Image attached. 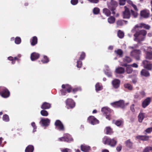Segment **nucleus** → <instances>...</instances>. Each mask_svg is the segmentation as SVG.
I'll use <instances>...</instances> for the list:
<instances>
[{
    "label": "nucleus",
    "mask_w": 152,
    "mask_h": 152,
    "mask_svg": "<svg viewBox=\"0 0 152 152\" xmlns=\"http://www.w3.org/2000/svg\"><path fill=\"white\" fill-rule=\"evenodd\" d=\"M127 2L129 4L131 5L132 6V4H133L132 2L130 0H128Z\"/></svg>",
    "instance_id": "69168bd1"
},
{
    "label": "nucleus",
    "mask_w": 152,
    "mask_h": 152,
    "mask_svg": "<svg viewBox=\"0 0 152 152\" xmlns=\"http://www.w3.org/2000/svg\"><path fill=\"white\" fill-rule=\"evenodd\" d=\"M54 125L59 130H64V125L60 120H56L55 123Z\"/></svg>",
    "instance_id": "ddd939ff"
},
{
    "label": "nucleus",
    "mask_w": 152,
    "mask_h": 152,
    "mask_svg": "<svg viewBox=\"0 0 152 152\" xmlns=\"http://www.w3.org/2000/svg\"><path fill=\"white\" fill-rule=\"evenodd\" d=\"M133 71V69L132 67L129 65V66L126 68V72L128 74H130L132 73Z\"/></svg>",
    "instance_id": "58836bf2"
},
{
    "label": "nucleus",
    "mask_w": 152,
    "mask_h": 152,
    "mask_svg": "<svg viewBox=\"0 0 152 152\" xmlns=\"http://www.w3.org/2000/svg\"><path fill=\"white\" fill-rule=\"evenodd\" d=\"M141 75L145 77H148L150 76V74L149 72L145 69H143L140 72Z\"/></svg>",
    "instance_id": "5701e85b"
},
{
    "label": "nucleus",
    "mask_w": 152,
    "mask_h": 152,
    "mask_svg": "<svg viewBox=\"0 0 152 152\" xmlns=\"http://www.w3.org/2000/svg\"><path fill=\"white\" fill-rule=\"evenodd\" d=\"M152 150V148L151 147H146L143 150L142 152H149Z\"/></svg>",
    "instance_id": "3c124183"
},
{
    "label": "nucleus",
    "mask_w": 152,
    "mask_h": 152,
    "mask_svg": "<svg viewBox=\"0 0 152 152\" xmlns=\"http://www.w3.org/2000/svg\"><path fill=\"white\" fill-rule=\"evenodd\" d=\"M69 150V149H68V148H65L64 149H63L62 151V152H68V150Z\"/></svg>",
    "instance_id": "338daca9"
},
{
    "label": "nucleus",
    "mask_w": 152,
    "mask_h": 152,
    "mask_svg": "<svg viewBox=\"0 0 152 152\" xmlns=\"http://www.w3.org/2000/svg\"><path fill=\"white\" fill-rule=\"evenodd\" d=\"M110 104L114 107H121L123 109L124 108L125 106L124 101L123 100L111 103Z\"/></svg>",
    "instance_id": "423d86ee"
},
{
    "label": "nucleus",
    "mask_w": 152,
    "mask_h": 152,
    "mask_svg": "<svg viewBox=\"0 0 152 152\" xmlns=\"http://www.w3.org/2000/svg\"><path fill=\"white\" fill-rule=\"evenodd\" d=\"M125 72V69L122 67H119L116 68L115 72L116 73L118 74H122L124 73Z\"/></svg>",
    "instance_id": "a878e982"
},
{
    "label": "nucleus",
    "mask_w": 152,
    "mask_h": 152,
    "mask_svg": "<svg viewBox=\"0 0 152 152\" xmlns=\"http://www.w3.org/2000/svg\"><path fill=\"white\" fill-rule=\"evenodd\" d=\"M41 121L43 126H47L49 125V124L50 123V121L48 118L45 119H41Z\"/></svg>",
    "instance_id": "cd10ccee"
},
{
    "label": "nucleus",
    "mask_w": 152,
    "mask_h": 152,
    "mask_svg": "<svg viewBox=\"0 0 152 152\" xmlns=\"http://www.w3.org/2000/svg\"><path fill=\"white\" fill-rule=\"evenodd\" d=\"M113 123L115 124L117 126H119L121 125L123 123V121L121 120H118L117 121L113 120Z\"/></svg>",
    "instance_id": "473e14b6"
},
{
    "label": "nucleus",
    "mask_w": 152,
    "mask_h": 152,
    "mask_svg": "<svg viewBox=\"0 0 152 152\" xmlns=\"http://www.w3.org/2000/svg\"><path fill=\"white\" fill-rule=\"evenodd\" d=\"M123 61L124 62L129 63L132 61V59L129 57L126 56L124 58Z\"/></svg>",
    "instance_id": "ea45409f"
},
{
    "label": "nucleus",
    "mask_w": 152,
    "mask_h": 152,
    "mask_svg": "<svg viewBox=\"0 0 152 152\" xmlns=\"http://www.w3.org/2000/svg\"><path fill=\"white\" fill-rule=\"evenodd\" d=\"M2 119L3 121L5 122H8L10 120L9 116L7 114H5L3 115Z\"/></svg>",
    "instance_id": "c03bdc74"
},
{
    "label": "nucleus",
    "mask_w": 152,
    "mask_h": 152,
    "mask_svg": "<svg viewBox=\"0 0 152 152\" xmlns=\"http://www.w3.org/2000/svg\"><path fill=\"white\" fill-rule=\"evenodd\" d=\"M101 111L104 114H105L106 118L110 120L111 119V114L114 113L113 111L107 107H102Z\"/></svg>",
    "instance_id": "20e7f679"
},
{
    "label": "nucleus",
    "mask_w": 152,
    "mask_h": 152,
    "mask_svg": "<svg viewBox=\"0 0 152 152\" xmlns=\"http://www.w3.org/2000/svg\"><path fill=\"white\" fill-rule=\"evenodd\" d=\"M125 144L126 147L129 148H132L133 146V142H132L130 139L125 142Z\"/></svg>",
    "instance_id": "412c9836"
},
{
    "label": "nucleus",
    "mask_w": 152,
    "mask_h": 152,
    "mask_svg": "<svg viewBox=\"0 0 152 152\" xmlns=\"http://www.w3.org/2000/svg\"><path fill=\"white\" fill-rule=\"evenodd\" d=\"M140 15L141 17L145 18L149 17L150 15V11L146 9L144 10L141 11Z\"/></svg>",
    "instance_id": "dca6fc26"
},
{
    "label": "nucleus",
    "mask_w": 152,
    "mask_h": 152,
    "mask_svg": "<svg viewBox=\"0 0 152 152\" xmlns=\"http://www.w3.org/2000/svg\"><path fill=\"white\" fill-rule=\"evenodd\" d=\"M58 140L60 141H64L70 142L73 141V139L69 134H67L63 137L59 138Z\"/></svg>",
    "instance_id": "9b49d317"
},
{
    "label": "nucleus",
    "mask_w": 152,
    "mask_h": 152,
    "mask_svg": "<svg viewBox=\"0 0 152 152\" xmlns=\"http://www.w3.org/2000/svg\"><path fill=\"white\" fill-rule=\"evenodd\" d=\"M146 54L145 58L146 59L149 60H152V48L151 47H148L146 50H145Z\"/></svg>",
    "instance_id": "9d476101"
},
{
    "label": "nucleus",
    "mask_w": 152,
    "mask_h": 152,
    "mask_svg": "<svg viewBox=\"0 0 152 152\" xmlns=\"http://www.w3.org/2000/svg\"><path fill=\"white\" fill-rule=\"evenodd\" d=\"M40 113L41 115L43 116H47L48 115V112L45 110H42L41 111Z\"/></svg>",
    "instance_id": "de8ad7c7"
},
{
    "label": "nucleus",
    "mask_w": 152,
    "mask_h": 152,
    "mask_svg": "<svg viewBox=\"0 0 152 152\" xmlns=\"http://www.w3.org/2000/svg\"><path fill=\"white\" fill-rule=\"evenodd\" d=\"M86 56L85 53L84 52H82L81 53L79 60L81 61L85 59Z\"/></svg>",
    "instance_id": "09e8293b"
},
{
    "label": "nucleus",
    "mask_w": 152,
    "mask_h": 152,
    "mask_svg": "<svg viewBox=\"0 0 152 152\" xmlns=\"http://www.w3.org/2000/svg\"><path fill=\"white\" fill-rule=\"evenodd\" d=\"M138 121L140 122H142L144 118V115L143 113H140L138 116Z\"/></svg>",
    "instance_id": "a19ab883"
},
{
    "label": "nucleus",
    "mask_w": 152,
    "mask_h": 152,
    "mask_svg": "<svg viewBox=\"0 0 152 152\" xmlns=\"http://www.w3.org/2000/svg\"><path fill=\"white\" fill-rule=\"evenodd\" d=\"M100 12V9L98 7H95L93 10V12L94 14L97 15Z\"/></svg>",
    "instance_id": "a18cd8bd"
},
{
    "label": "nucleus",
    "mask_w": 152,
    "mask_h": 152,
    "mask_svg": "<svg viewBox=\"0 0 152 152\" xmlns=\"http://www.w3.org/2000/svg\"><path fill=\"white\" fill-rule=\"evenodd\" d=\"M82 65V63L81 60H78L77 61V66L78 68L81 67Z\"/></svg>",
    "instance_id": "603ef678"
},
{
    "label": "nucleus",
    "mask_w": 152,
    "mask_h": 152,
    "mask_svg": "<svg viewBox=\"0 0 152 152\" xmlns=\"http://www.w3.org/2000/svg\"><path fill=\"white\" fill-rule=\"evenodd\" d=\"M131 67L135 68H137L138 67V65L136 63H134L132 64H129Z\"/></svg>",
    "instance_id": "680f3d73"
},
{
    "label": "nucleus",
    "mask_w": 152,
    "mask_h": 152,
    "mask_svg": "<svg viewBox=\"0 0 152 152\" xmlns=\"http://www.w3.org/2000/svg\"><path fill=\"white\" fill-rule=\"evenodd\" d=\"M67 109H72L75 105V103L72 99L68 98L65 101Z\"/></svg>",
    "instance_id": "0eeeda50"
},
{
    "label": "nucleus",
    "mask_w": 152,
    "mask_h": 152,
    "mask_svg": "<svg viewBox=\"0 0 152 152\" xmlns=\"http://www.w3.org/2000/svg\"><path fill=\"white\" fill-rule=\"evenodd\" d=\"M118 36L120 38H122L124 36V34L123 32L119 30L118 32Z\"/></svg>",
    "instance_id": "37998d69"
},
{
    "label": "nucleus",
    "mask_w": 152,
    "mask_h": 152,
    "mask_svg": "<svg viewBox=\"0 0 152 152\" xmlns=\"http://www.w3.org/2000/svg\"><path fill=\"white\" fill-rule=\"evenodd\" d=\"M89 2L93 3H97L99 1V0H88Z\"/></svg>",
    "instance_id": "13d9d810"
},
{
    "label": "nucleus",
    "mask_w": 152,
    "mask_h": 152,
    "mask_svg": "<svg viewBox=\"0 0 152 152\" xmlns=\"http://www.w3.org/2000/svg\"><path fill=\"white\" fill-rule=\"evenodd\" d=\"M88 121L92 125H95L99 123V121L94 116H90L87 119Z\"/></svg>",
    "instance_id": "2eb2a0df"
},
{
    "label": "nucleus",
    "mask_w": 152,
    "mask_h": 152,
    "mask_svg": "<svg viewBox=\"0 0 152 152\" xmlns=\"http://www.w3.org/2000/svg\"><path fill=\"white\" fill-rule=\"evenodd\" d=\"M49 61V58L46 56H43V58L41 60V61L43 64L47 63H48Z\"/></svg>",
    "instance_id": "c9c22d12"
},
{
    "label": "nucleus",
    "mask_w": 152,
    "mask_h": 152,
    "mask_svg": "<svg viewBox=\"0 0 152 152\" xmlns=\"http://www.w3.org/2000/svg\"><path fill=\"white\" fill-rule=\"evenodd\" d=\"M40 55L38 53L33 52L31 55V59L32 61H34L39 58Z\"/></svg>",
    "instance_id": "6ab92c4d"
},
{
    "label": "nucleus",
    "mask_w": 152,
    "mask_h": 152,
    "mask_svg": "<svg viewBox=\"0 0 152 152\" xmlns=\"http://www.w3.org/2000/svg\"><path fill=\"white\" fill-rule=\"evenodd\" d=\"M122 148V145H119L117 147L116 150L118 152H120Z\"/></svg>",
    "instance_id": "5fc2aeb1"
},
{
    "label": "nucleus",
    "mask_w": 152,
    "mask_h": 152,
    "mask_svg": "<svg viewBox=\"0 0 152 152\" xmlns=\"http://www.w3.org/2000/svg\"><path fill=\"white\" fill-rule=\"evenodd\" d=\"M136 138L142 141H148L149 140V137L146 135H138L136 137Z\"/></svg>",
    "instance_id": "393cba45"
},
{
    "label": "nucleus",
    "mask_w": 152,
    "mask_h": 152,
    "mask_svg": "<svg viewBox=\"0 0 152 152\" xmlns=\"http://www.w3.org/2000/svg\"><path fill=\"white\" fill-rule=\"evenodd\" d=\"M147 31L144 30L136 31L135 33L134 34V36L135 37L134 41L137 40V42H140L144 40Z\"/></svg>",
    "instance_id": "f03ea898"
},
{
    "label": "nucleus",
    "mask_w": 152,
    "mask_h": 152,
    "mask_svg": "<svg viewBox=\"0 0 152 152\" xmlns=\"http://www.w3.org/2000/svg\"><path fill=\"white\" fill-rule=\"evenodd\" d=\"M31 45L32 46H34L37 43V38L36 36L33 37L31 40Z\"/></svg>",
    "instance_id": "7c9ffc66"
},
{
    "label": "nucleus",
    "mask_w": 152,
    "mask_h": 152,
    "mask_svg": "<svg viewBox=\"0 0 152 152\" xmlns=\"http://www.w3.org/2000/svg\"><path fill=\"white\" fill-rule=\"evenodd\" d=\"M105 74L108 77H111L112 76V73L110 72H105Z\"/></svg>",
    "instance_id": "052dcab7"
},
{
    "label": "nucleus",
    "mask_w": 152,
    "mask_h": 152,
    "mask_svg": "<svg viewBox=\"0 0 152 152\" xmlns=\"http://www.w3.org/2000/svg\"><path fill=\"white\" fill-rule=\"evenodd\" d=\"M117 6V3L113 0H111L110 2V5L109 7L111 8V10H115L116 7Z\"/></svg>",
    "instance_id": "b1692460"
},
{
    "label": "nucleus",
    "mask_w": 152,
    "mask_h": 152,
    "mask_svg": "<svg viewBox=\"0 0 152 152\" xmlns=\"http://www.w3.org/2000/svg\"><path fill=\"white\" fill-rule=\"evenodd\" d=\"M115 52L117 55L119 56L120 57L122 56L123 52L121 49H118L116 50H115Z\"/></svg>",
    "instance_id": "4c0bfd02"
},
{
    "label": "nucleus",
    "mask_w": 152,
    "mask_h": 152,
    "mask_svg": "<svg viewBox=\"0 0 152 152\" xmlns=\"http://www.w3.org/2000/svg\"><path fill=\"white\" fill-rule=\"evenodd\" d=\"M62 89L60 90V91L62 95H65L67 92L70 93L72 91L73 93H75L78 91L81 90L80 88L77 87L72 88L71 86L68 84H63L61 86Z\"/></svg>",
    "instance_id": "f257e3e1"
},
{
    "label": "nucleus",
    "mask_w": 152,
    "mask_h": 152,
    "mask_svg": "<svg viewBox=\"0 0 152 152\" xmlns=\"http://www.w3.org/2000/svg\"><path fill=\"white\" fill-rule=\"evenodd\" d=\"M151 102V98L148 97L145 99L142 103V106L143 108H145Z\"/></svg>",
    "instance_id": "a211bd4d"
},
{
    "label": "nucleus",
    "mask_w": 152,
    "mask_h": 152,
    "mask_svg": "<svg viewBox=\"0 0 152 152\" xmlns=\"http://www.w3.org/2000/svg\"><path fill=\"white\" fill-rule=\"evenodd\" d=\"M115 18L113 16H110L107 19L108 22L110 24L113 23L115 21Z\"/></svg>",
    "instance_id": "72a5a7b5"
},
{
    "label": "nucleus",
    "mask_w": 152,
    "mask_h": 152,
    "mask_svg": "<svg viewBox=\"0 0 152 152\" xmlns=\"http://www.w3.org/2000/svg\"><path fill=\"white\" fill-rule=\"evenodd\" d=\"M31 125L33 128V132H35L37 129V126L35 124L34 122H32L31 123Z\"/></svg>",
    "instance_id": "864d4df0"
},
{
    "label": "nucleus",
    "mask_w": 152,
    "mask_h": 152,
    "mask_svg": "<svg viewBox=\"0 0 152 152\" xmlns=\"http://www.w3.org/2000/svg\"><path fill=\"white\" fill-rule=\"evenodd\" d=\"M141 52L140 50L135 49L133 50L131 52V55L133 56L137 60L140 59V56Z\"/></svg>",
    "instance_id": "1a4fd4ad"
},
{
    "label": "nucleus",
    "mask_w": 152,
    "mask_h": 152,
    "mask_svg": "<svg viewBox=\"0 0 152 152\" xmlns=\"http://www.w3.org/2000/svg\"><path fill=\"white\" fill-rule=\"evenodd\" d=\"M106 131L105 133L107 134L111 135L113 133V129L109 126L106 127Z\"/></svg>",
    "instance_id": "2f4dec72"
},
{
    "label": "nucleus",
    "mask_w": 152,
    "mask_h": 152,
    "mask_svg": "<svg viewBox=\"0 0 152 152\" xmlns=\"http://www.w3.org/2000/svg\"><path fill=\"white\" fill-rule=\"evenodd\" d=\"M103 12L107 16H109L111 14V12L110 10L107 8H104L103 10Z\"/></svg>",
    "instance_id": "e433bc0d"
},
{
    "label": "nucleus",
    "mask_w": 152,
    "mask_h": 152,
    "mask_svg": "<svg viewBox=\"0 0 152 152\" xmlns=\"http://www.w3.org/2000/svg\"><path fill=\"white\" fill-rule=\"evenodd\" d=\"M124 87L125 88H127L130 90H132L133 88L132 86L129 83L125 84H124Z\"/></svg>",
    "instance_id": "79ce46f5"
},
{
    "label": "nucleus",
    "mask_w": 152,
    "mask_h": 152,
    "mask_svg": "<svg viewBox=\"0 0 152 152\" xmlns=\"http://www.w3.org/2000/svg\"><path fill=\"white\" fill-rule=\"evenodd\" d=\"M78 2V0H71V3L73 5L77 4Z\"/></svg>",
    "instance_id": "6e6d98bb"
},
{
    "label": "nucleus",
    "mask_w": 152,
    "mask_h": 152,
    "mask_svg": "<svg viewBox=\"0 0 152 152\" xmlns=\"http://www.w3.org/2000/svg\"><path fill=\"white\" fill-rule=\"evenodd\" d=\"M112 85L113 87L115 88H118L120 83V81L119 80L117 79H115L112 81Z\"/></svg>",
    "instance_id": "aec40b11"
},
{
    "label": "nucleus",
    "mask_w": 152,
    "mask_h": 152,
    "mask_svg": "<svg viewBox=\"0 0 152 152\" xmlns=\"http://www.w3.org/2000/svg\"><path fill=\"white\" fill-rule=\"evenodd\" d=\"M10 95V91L6 87H0V95L4 98L9 97Z\"/></svg>",
    "instance_id": "39448f33"
},
{
    "label": "nucleus",
    "mask_w": 152,
    "mask_h": 152,
    "mask_svg": "<svg viewBox=\"0 0 152 152\" xmlns=\"http://www.w3.org/2000/svg\"><path fill=\"white\" fill-rule=\"evenodd\" d=\"M102 142L105 145L113 147L117 145V141L116 138L111 139L107 136H105L102 139Z\"/></svg>",
    "instance_id": "7ed1b4c3"
},
{
    "label": "nucleus",
    "mask_w": 152,
    "mask_h": 152,
    "mask_svg": "<svg viewBox=\"0 0 152 152\" xmlns=\"http://www.w3.org/2000/svg\"><path fill=\"white\" fill-rule=\"evenodd\" d=\"M145 96V93L144 91H142L139 92H137L134 95V97L135 99L140 100Z\"/></svg>",
    "instance_id": "f8f14e48"
},
{
    "label": "nucleus",
    "mask_w": 152,
    "mask_h": 152,
    "mask_svg": "<svg viewBox=\"0 0 152 152\" xmlns=\"http://www.w3.org/2000/svg\"><path fill=\"white\" fill-rule=\"evenodd\" d=\"M126 0H120L119 4L121 5H124L125 4Z\"/></svg>",
    "instance_id": "bf43d9fd"
},
{
    "label": "nucleus",
    "mask_w": 152,
    "mask_h": 152,
    "mask_svg": "<svg viewBox=\"0 0 152 152\" xmlns=\"http://www.w3.org/2000/svg\"><path fill=\"white\" fill-rule=\"evenodd\" d=\"M142 65L143 67L148 70L151 71L152 70V64L150 62L144 60L142 61Z\"/></svg>",
    "instance_id": "6e6552de"
},
{
    "label": "nucleus",
    "mask_w": 152,
    "mask_h": 152,
    "mask_svg": "<svg viewBox=\"0 0 152 152\" xmlns=\"http://www.w3.org/2000/svg\"><path fill=\"white\" fill-rule=\"evenodd\" d=\"M51 107V104L47 102H44L41 106V108L43 110L49 109Z\"/></svg>",
    "instance_id": "4be33fe9"
},
{
    "label": "nucleus",
    "mask_w": 152,
    "mask_h": 152,
    "mask_svg": "<svg viewBox=\"0 0 152 152\" xmlns=\"http://www.w3.org/2000/svg\"><path fill=\"white\" fill-rule=\"evenodd\" d=\"M96 90V91L102 90V86L100 85L99 83H97L95 85Z\"/></svg>",
    "instance_id": "f704fd0d"
},
{
    "label": "nucleus",
    "mask_w": 152,
    "mask_h": 152,
    "mask_svg": "<svg viewBox=\"0 0 152 152\" xmlns=\"http://www.w3.org/2000/svg\"><path fill=\"white\" fill-rule=\"evenodd\" d=\"M124 22H125L126 24L127 23V21L123 20H118L116 22V24L117 27L122 26L124 24Z\"/></svg>",
    "instance_id": "c756f323"
},
{
    "label": "nucleus",
    "mask_w": 152,
    "mask_h": 152,
    "mask_svg": "<svg viewBox=\"0 0 152 152\" xmlns=\"http://www.w3.org/2000/svg\"><path fill=\"white\" fill-rule=\"evenodd\" d=\"M8 59L10 61H12L14 59V58L12 56H10L8 58Z\"/></svg>",
    "instance_id": "774afa93"
},
{
    "label": "nucleus",
    "mask_w": 152,
    "mask_h": 152,
    "mask_svg": "<svg viewBox=\"0 0 152 152\" xmlns=\"http://www.w3.org/2000/svg\"><path fill=\"white\" fill-rule=\"evenodd\" d=\"M81 150L84 152H89L91 150V148L89 146L82 145L81 146Z\"/></svg>",
    "instance_id": "bb28decb"
},
{
    "label": "nucleus",
    "mask_w": 152,
    "mask_h": 152,
    "mask_svg": "<svg viewBox=\"0 0 152 152\" xmlns=\"http://www.w3.org/2000/svg\"><path fill=\"white\" fill-rule=\"evenodd\" d=\"M34 147L32 145H28L25 150V152H33L34 150Z\"/></svg>",
    "instance_id": "c85d7f7f"
},
{
    "label": "nucleus",
    "mask_w": 152,
    "mask_h": 152,
    "mask_svg": "<svg viewBox=\"0 0 152 152\" xmlns=\"http://www.w3.org/2000/svg\"><path fill=\"white\" fill-rule=\"evenodd\" d=\"M15 43L17 44H20L21 42V39L19 37H16L15 38Z\"/></svg>",
    "instance_id": "8fccbe9b"
},
{
    "label": "nucleus",
    "mask_w": 152,
    "mask_h": 152,
    "mask_svg": "<svg viewBox=\"0 0 152 152\" xmlns=\"http://www.w3.org/2000/svg\"><path fill=\"white\" fill-rule=\"evenodd\" d=\"M132 6L133 7V8H134V10L135 11H138V10L137 9V6L133 4H132Z\"/></svg>",
    "instance_id": "0e129e2a"
},
{
    "label": "nucleus",
    "mask_w": 152,
    "mask_h": 152,
    "mask_svg": "<svg viewBox=\"0 0 152 152\" xmlns=\"http://www.w3.org/2000/svg\"><path fill=\"white\" fill-rule=\"evenodd\" d=\"M134 106V104H132L130 106V110L132 112H134L135 111Z\"/></svg>",
    "instance_id": "e2e57ef3"
},
{
    "label": "nucleus",
    "mask_w": 152,
    "mask_h": 152,
    "mask_svg": "<svg viewBox=\"0 0 152 152\" xmlns=\"http://www.w3.org/2000/svg\"><path fill=\"white\" fill-rule=\"evenodd\" d=\"M125 10L123 12L124 18L129 19L131 17V13L129 9L126 6L124 7Z\"/></svg>",
    "instance_id": "4468645a"
},
{
    "label": "nucleus",
    "mask_w": 152,
    "mask_h": 152,
    "mask_svg": "<svg viewBox=\"0 0 152 152\" xmlns=\"http://www.w3.org/2000/svg\"><path fill=\"white\" fill-rule=\"evenodd\" d=\"M137 12L136 11H134L132 10H131V14L134 18H137L138 16V14Z\"/></svg>",
    "instance_id": "49530a36"
},
{
    "label": "nucleus",
    "mask_w": 152,
    "mask_h": 152,
    "mask_svg": "<svg viewBox=\"0 0 152 152\" xmlns=\"http://www.w3.org/2000/svg\"><path fill=\"white\" fill-rule=\"evenodd\" d=\"M145 131L148 133H150L152 132V127H150L147 128L145 130Z\"/></svg>",
    "instance_id": "4d7b16f0"
},
{
    "label": "nucleus",
    "mask_w": 152,
    "mask_h": 152,
    "mask_svg": "<svg viewBox=\"0 0 152 152\" xmlns=\"http://www.w3.org/2000/svg\"><path fill=\"white\" fill-rule=\"evenodd\" d=\"M140 28L146 29L149 30L150 28V26L144 23H140V26L138 25H136L135 26L133 30V31H136V29L137 28Z\"/></svg>",
    "instance_id": "f3484780"
}]
</instances>
